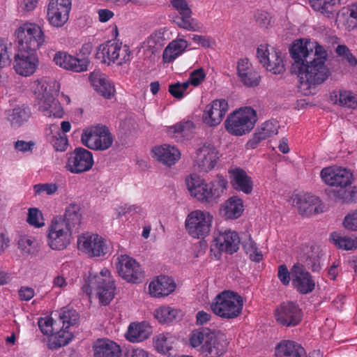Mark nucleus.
Returning a JSON list of instances; mask_svg holds the SVG:
<instances>
[{
  "instance_id": "obj_4",
  "label": "nucleus",
  "mask_w": 357,
  "mask_h": 357,
  "mask_svg": "<svg viewBox=\"0 0 357 357\" xmlns=\"http://www.w3.org/2000/svg\"><path fill=\"white\" fill-rule=\"evenodd\" d=\"M244 305L243 297L237 292L225 290L218 294L212 300L210 309L216 316L223 319H232L242 312Z\"/></svg>"
},
{
  "instance_id": "obj_21",
  "label": "nucleus",
  "mask_w": 357,
  "mask_h": 357,
  "mask_svg": "<svg viewBox=\"0 0 357 357\" xmlns=\"http://www.w3.org/2000/svg\"><path fill=\"white\" fill-rule=\"evenodd\" d=\"M218 149L211 143L203 144L197 151L195 165L203 172L212 170L220 158Z\"/></svg>"
},
{
  "instance_id": "obj_26",
  "label": "nucleus",
  "mask_w": 357,
  "mask_h": 357,
  "mask_svg": "<svg viewBox=\"0 0 357 357\" xmlns=\"http://www.w3.org/2000/svg\"><path fill=\"white\" fill-rule=\"evenodd\" d=\"M335 23L337 27L348 31L357 29V2L341 8L337 13Z\"/></svg>"
},
{
  "instance_id": "obj_59",
  "label": "nucleus",
  "mask_w": 357,
  "mask_h": 357,
  "mask_svg": "<svg viewBox=\"0 0 357 357\" xmlns=\"http://www.w3.org/2000/svg\"><path fill=\"white\" fill-rule=\"evenodd\" d=\"M188 83L185 82H176L175 84H171L169 86V92L172 95L174 98H182L186 94L188 93Z\"/></svg>"
},
{
  "instance_id": "obj_20",
  "label": "nucleus",
  "mask_w": 357,
  "mask_h": 357,
  "mask_svg": "<svg viewBox=\"0 0 357 357\" xmlns=\"http://www.w3.org/2000/svg\"><path fill=\"white\" fill-rule=\"evenodd\" d=\"M171 3L181 15L174 19L177 26L189 31H198L202 29L201 23L191 17L192 10L185 0H171Z\"/></svg>"
},
{
  "instance_id": "obj_35",
  "label": "nucleus",
  "mask_w": 357,
  "mask_h": 357,
  "mask_svg": "<svg viewBox=\"0 0 357 357\" xmlns=\"http://www.w3.org/2000/svg\"><path fill=\"white\" fill-rule=\"evenodd\" d=\"M275 357H307L305 349L298 343L288 340L280 341L275 348Z\"/></svg>"
},
{
  "instance_id": "obj_8",
  "label": "nucleus",
  "mask_w": 357,
  "mask_h": 357,
  "mask_svg": "<svg viewBox=\"0 0 357 357\" xmlns=\"http://www.w3.org/2000/svg\"><path fill=\"white\" fill-rule=\"evenodd\" d=\"M17 48L37 52L45 42V34L41 27L31 22H26L15 31Z\"/></svg>"
},
{
  "instance_id": "obj_33",
  "label": "nucleus",
  "mask_w": 357,
  "mask_h": 357,
  "mask_svg": "<svg viewBox=\"0 0 357 357\" xmlns=\"http://www.w3.org/2000/svg\"><path fill=\"white\" fill-rule=\"evenodd\" d=\"M153 157L167 166L174 165L181 158V153L174 146L162 144L152 149Z\"/></svg>"
},
{
  "instance_id": "obj_39",
  "label": "nucleus",
  "mask_w": 357,
  "mask_h": 357,
  "mask_svg": "<svg viewBox=\"0 0 357 357\" xmlns=\"http://www.w3.org/2000/svg\"><path fill=\"white\" fill-rule=\"evenodd\" d=\"M89 80L94 89L105 98H110L112 86L103 75L93 72L89 75Z\"/></svg>"
},
{
  "instance_id": "obj_53",
  "label": "nucleus",
  "mask_w": 357,
  "mask_h": 357,
  "mask_svg": "<svg viewBox=\"0 0 357 357\" xmlns=\"http://www.w3.org/2000/svg\"><path fill=\"white\" fill-rule=\"evenodd\" d=\"M50 129L51 131H55L58 135V137H52V139H51L53 146L56 151H64L68 146V139L66 136L61 135V132L57 125H50Z\"/></svg>"
},
{
  "instance_id": "obj_6",
  "label": "nucleus",
  "mask_w": 357,
  "mask_h": 357,
  "mask_svg": "<svg viewBox=\"0 0 357 357\" xmlns=\"http://www.w3.org/2000/svg\"><path fill=\"white\" fill-rule=\"evenodd\" d=\"M257 121L256 111L250 107H244L229 114L225 122L226 130L234 136L249 133Z\"/></svg>"
},
{
  "instance_id": "obj_37",
  "label": "nucleus",
  "mask_w": 357,
  "mask_h": 357,
  "mask_svg": "<svg viewBox=\"0 0 357 357\" xmlns=\"http://www.w3.org/2000/svg\"><path fill=\"white\" fill-rule=\"evenodd\" d=\"M188 45V42L182 38H177L173 40L168 44L162 52L163 63H169L173 62L183 54Z\"/></svg>"
},
{
  "instance_id": "obj_30",
  "label": "nucleus",
  "mask_w": 357,
  "mask_h": 357,
  "mask_svg": "<svg viewBox=\"0 0 357 357\" xmlns=\"http://www.w3.org/2000/svg\"><path fill=\"white\" fill-rule=\"evenodd\" d=\"M80 206L77 204H70L66 206L63 215L54 217L65 224L66 227L70 229L74 234L78 233L82 223V214Z\"/></svg>"
},
{
  "instance_id": "obj_38",
  "label": "nucleus",
  "mask_w": 357,
  "mask_h": 357,
  "mask_svg": "<svg viewBox=\"0 0 357 357\" xmlns=\"http://www.w3.org/2000/svg\"><path fill=\"white\" fill-rule=\"evenodd\" d=\"M330 98L333 104L349 108L357 107V94L348 90L336 89L331 93Z\"/></svg>"
},
{
  "instance_id": "obj_5",
  "label": "nucleus",
  "mask_w": 357,
  "mask_h": 357,
  "mask_svg": "<svg viewBox=\"0 0 357 357\" xmlns=\"http://www.w3.org/2000/svg\"><path fill=\"white\" fill-rule=\"evenodd\" d=\"M33 92L36 96V104L38 110L48 117L61 118L63 109L55 95L56 91L52 89L50 83L46 80H38L34 82Z\"/></svg>"
},
{
  "instance_id": "obj_45",
  "label": "nucleus",
  "mask_w": 357,
  "mask_h": 357,
  "mask_svg": "<svg viewBox=\"0 0 357 357\" xmlns=\"http://www.w3.org/2000/svg\"><path fill=\"white\" fill-rule=\"evenodd\" d=\"M330 241L338 248L344 250H351L357 248V238L344 236L338 232H333Z\"/></svg>"
},
{
  "instance_id": "obj_56",
  "label": "nucleus",
  "mask_w": 357,
  "mask_h": 357,
  "mask_svg": "<svg viewBox=\"0 0 357 357\" xmlns=\"http://www.w3.org/2000/svg\"><path fill=\"white\" fill-rule=\"evenodd\" d=\"M38 324L41 332L45 335H48L49 337H51L54 331L58 329L56 321L52 317L40 318Z\"/></svg>"
},
{
  "instance_id": "obj_42",
  "label": "nucleus",
  "mask_w": 357,
  "mask_h": 357,
  "mask_svg": "<svg viewBox=\"0 0 357 357\" xmlns=\"http://www.w3.org/2000/svg\"><path fill=\"white\" fill-rule=\"evenodd\" d=\"M194 128V123L191 121L179 122L174 126L169 127L167 133L171 137L178 139L183 137L188 138L191 136Z\"/></svg>"
},
{
  "instance_id": "obj_22",
  "label": "nucleus",
  "mask_w": 357,
  "mask_h": 357,
  "mask_svg": "<svg viewBox=\"0 0 357 357\" xmlns=\"http://www.w3.org/2000/svg\"><path fill=\"white\" fill-rule=\"evenodd\" d=\"M291 281L294 287L301 294L312 292L316 285L312 275L302 264H295L291 269Z\"/></svg>"
},
{
  "instance_id": "obj_43",
  "label": "nucleus",
  "mask_w": 357,
  "mask_h": 357,
  "mask_svg": "<svg viewBox=\"0 0 357 357\" xmlns=\"http://www.w3.org/2000/svg\"><path fill=\"white\" fill-rule=\"evenodd\" d=\"M73 335L68 329L61 328L54 331L48 340V347L51 349H56L68 344L72 340Z\"/></svg>"
},
{
  "instance_id": "obj_10",
  "label": "nucleus",
  "mask_w": 357,
  "mask_h": 357,
  "mask_svg": "<svg viewBox=\"0 0 357 357\" xmlns=\"http://www.w3.org/2000/svg\"><path fill=\"white\" fill-rule=\"evenodd\" d=\"M257 56L263 67L272 74L281 75L285 71L282 54L274 47L261 44L257 49Z\"/></svg>"
},
{
  "instance_id": "obj_19",
  "label": "nucleus",
  "mask_w": 357,
  "mask_h": 357,
  "mask_svg": "<svg viewBox=\"0 0 357 357\" xmlns=\"http://www.w3.org/2000/svg\"><path fill=\"white\" fill-rule=\"evenodd\" d=\"M229 110V105L225 99H216L206 105L203 114L202 121L209 127H215L222 121Z\"/></svg>"
},
{
  "instance_id": "obj_47",
  "label": "nucleus",
  "mask_w": 357,
  "mask_h": 357,
  "mask_svg": "<svg viewBox=\"0 0 357 357\" xmlns=\"http://www.w3.org/2000/svg\"><path fill=\"white\" fill-rule=\"evenodd\" d=\"M100 128H97V126L93 127L90 129L86 130L82 135L81 141L82 144L91 149L97 150L98 138L97 133H101L99 130Z\"/></svg>"
},
{
  "instance_id": "obj_31",
  "label": "nucleus",
  "mask_w": 357,
  "mask_h": 357,
  "mask_svg": "<svg viewBox=\"0 0 357 357\" xmlns=\"http://www.w3.org/2000/svg\"><path fill=\"white\" fill-rule=\"evenodd\" d=\"M227 343L220 333L214 331L205 346L202 347L204 357H220L227 351Z\"/></svg>"
},
{
  "instance_id": "obj_17",
  "label": "nucleus",
  "mask_w": 357,
  "mask_h": 357,
  "mask_svg": "<svg viewBox=\"0 0 357 357\" xmlns=\"http://www.w3.org/2000/svg\"><path fill=\"white\" fill-rule=\"evenodd\" d=\"M116 268L119 275L129 282L139 283L144 278V271L140 264L127 255L118 258Z\"/></svg>"
},
{
  "instance_id": "obj_28",
  "label": "nucleus",
  "mask_w": 357,
  "mask_h": 357,
  "mask_svg": "<svg viewBox=\"0 0 357 357\" xmlns=\"http://www.w3.org/2000/svg\"><path fill=\"white\" fill-rule=\"evenodd\" d=\"M294 203L302 215L310 216L321 212L320 199L317 196L310 194L296 195Z\"/></svg>"
},
{
  "instance_id": "obj_34",
  "label": "nucleus",
  "mask_w": 357,
  "mask_h": 357,
  "mask_svg": "<svg viewBox=\"0 0 357 357\" xmlns=\"http://www.w3.org/2000/svg\"><path fill=\"white\" fill-rule=\"evenodd\" d=\"M178 341L177 337L169 332H163L156 334L152 339L153 347L159 354L171 355V351L174 349Z\"/></svg>"
},
{
  "instance_id": "obj_24",
  "label": "nucleus",
  "mask_w": 357,
  "mask_h": 357,
  "mask_svg": "<svg viewBox=\"0 0 357 357\" xmlns=\"http://www.w3.org/2000/svg\"><path fill=\"white\" fill-rule=\"evenodd\" d=\"M53 61L59 67L75 73L86 71L89 64V61L86 58L79 59L62 51L54 54Z\"/></svg>"
},
{
  "instance_id": "obj_51",
  "label": "nucleus",
  "mask_w": 357,
  "mask_h": 357,
  "mask_svg": "<svg viewBox=\"0 0 357 357\" xmlns=\"http://www.w3.org/2000/svg\"><path fill=\"white\" fill-rule=\"evenodd\" d=\"M243 248L245 252L249 255V257L252 261L259 262L262 260L263 254L261 251L259 250L257 244L252 238H249L246 242L244 243Z\"/></svg>"
},
{
  "instance_id": "obj_7",
  "label": "nucleus",
  "mask_w": 357,
  "mask_h": 357,
  "mask_svg": "<svg viewBox=\"0 0 357 357\" xmlns=\"http://www.w3.org/2000/svg\"><path fill=\"white\" fill-rule=\"evenodd\" d=\"M213 222V216L209 211L195 209L186 215L185 229L192 238L204 239L210 234Z\"/></svg>"
},
{
  "instance_id": "obj_40",
  "label": "nucleus",
  "mask_w": 357,
  "mask_h": 357,
  "mask_svg": "<svg viewBox=\"0 0 357 357\" xmlns=\"http://www.w3.org/2000/svg\"><path fill=\"white\" fill-rule=\"evenodd\" d=\"M213 332V331L207 328L194 330L189 335V344L190 347L196 349L201 354L202 347L206 344Z\"/></svg>"
},
{
  "instance_id": "obj_55",
  "label": "nucleus",
  "mask_w": 357,
  "mask_h": 357,
  "mask_svg": "<svg viewBox=\"0 0 357 357\" xmlns=\"http://www.w3.org/2000/svg\"><path fill=\"white\" fill-rule=\"evenodd\" d=\"M78 320V314L73 309L63 310L59 315V321L63 324L62 327L68 329L70 326L75 325Z\"/></svg>"
},
{
  "instance_id": "obj_50",
  "label": "nucleus",
  "mask_w": 357,
  "mask_h": 357,
  "mask_svg": "<svg viewBox=\"0 0 357 357\" xmlns=\"http://www.w3.org/2000/svg\"><path fill=\"white\" fill-rule=\"evenodd\" d=\"M111 41L107 40L106 43L101 44L97 49L96 53V59L100 63L109 66L112 62V57L110 55V49L112 45Z\"/></svg>"
},
{
  "instance_id": "obj_32",
  "label": "nucleus",
  "mask_w": 357,
  "mask_h": 357,
  "mask_svg": "<svg viewBox=\"0 0 357 357\" xmlns=\"http://www.w3.org/2000/svg\"><path fill=\"white\" fill-rule=\"evenodd\" d=\"M244 209L243 200L238 196H232L220 205V214L226 220H236L242 215Z\"/></svg>"
},
{
  "instance_id": "obj_2",
  "label": "nucleus",
  "mask_w": 357,
  "mask_h": 357,
  "mask_svg": "<svg viewBox=\"0 0 357 357\" xmlns=\"http://www.w3.org/2000/svg\"><path fill=\"white\" fill-rule=\"evenodd\" d=\"M187 188L190 195L198 201L211 203L220 197L228 185L227 180L218 175L209 183L196 174H192L185 178Z\"/></svg>"
},
{
  "instance_id": "obj_61",
  "label": "nucleus",
  "mask_w": 357,
  "mask_h": 357,
  "mask_svg": "<svg viewBox=\"0 0 357 357\" xmlns=\"http://www.w3.org/2000/svg\"><path fill=\"white\" fill-rule=\"evenodd\" d=\"M30 117V111L26 108H17L13 110V121L17 126H21Z\"/></svg>"
},
{
  "instance_id": "obj_58",
  "label": "nucleus",
  "mask_w": 357,
  "mask_h": 357,
  "mask_svg": "<svg viewBox=\"0 0 357 357\" xmlns=\"http://www.w3.org/2000/svg\"><path fill=\"white\" fill-rule=\"evenodd\" d=\"M205 77L206 73L202 68H200L192 70L190 74L188 79L185 82L188 83V87L190 85L196 87L204 80Z\"/></svg>"
},
{
  "instance_id": "obj_62",
  "label": "nucleus",
  "mask_w": 357,
  "mask_h": 357,
  "mask_svg": "<svg viewBox=\"0 0 357 357\" xmlns=\"http://www.w3.org/2000/svg\"><path fill=\"white\" fill-rule=\"evenodd\" d=\"M57 189L58 187L54 183L36 184L33 186V190L36 195H40L43 193L50 195L54 194Z\"/></svg>"
},
{
  "instance_id": "obj_9",
  "label": "nucleus",
  "mask_w": 357,
  "mask_h": 357,
  "mask_svg": "<svg viewBox=\"0 0 357 357\" xmlns=\"http://www.w3.org/2000/svg\"><path fill=\"white\" fill-rule=\"evenodd\" d=\"M73 234L65 224L53 218L46 231L47 244L53 250H63L70 244Z\"/></svg>"
},
{
  "instance_id": "obj_13",
  "label": "nucleus",
  "mask_w": 357,
  "mask_h": 357,
  "mask_svg": "<svg viewBox=\"0 0 357 357\" xmlns=\"http://www.w3.org/2000/svg\"><path fill=\"white\" fill-rule=\"evenodd\" d=\"M320 176L325 184L341 190L350 185L353 181V174L349 169L335 165L323 168Z\"/></svg>"
},
{
  "instance_id": "obj_54",
  "label": "nucleus",
  "mask_w": 357,
  "mask_h": 357,
  "mask_svg": "<svg viewBox=\"0 0 357 357\" xmlns=\"http://www.w3.org/2000/svg\"><path fill=\"white\" fill-rule=\"evenodd\" d=\"M27 222L36 227L40 228L45 225L43 213L37 208H30L28 211Z\"/></svg>"
},
{
  "instance_id": "obj_23",
  "label": "nucleus",
  "mask_w": 357,
  "mask_h": 357,
  "mask_svg": "<svg viewBox=\"0 0 357 357\" xmlns=\"http://www.w3.org/2000/svg\"><path fill=\"white\" fill-rule=\"evenodd\" d=\"M176 288L174 280L167 275L153 278L148 287V293L152 298H161L172 294Z\"/></svg>"
},
{
  "instance_id": "obj_52",
  "label": "nucleus",
  "mask_w": 357,
  "mask_h": 357,
  "mask_svg": "<svg viewBox=\"0 0 357 357\" xmlns=\"http://www.w3.org/2000/svg\"><path fill=\"white\" fill-rule=\"evenodd\" d=\"M97 128H100L101 133H97L98 148L97 150H105L112 145V137L109 135V131L106 126H98Z\"/></svg>"
},
{
  "instance_id": "obj_29",
  "label": "nucleus",
  "mask_w": 357,
  "mask_h": 357,
  "mask_svg": "<svg viewBox=\"0 0 357 357\" xmlns=\"http://www.w3.org/2000/svg\"><path fill=\"white\" fill-rule=\"evenodd\" d=\"M237 75L244 85L255 86L259 83L260 75L248 59H240L236 66Z\"/></svg>"
},
{
  "instance_id": "obj_48",
  "label": "nucleus",
  "mask_w": 357,
  "mask_h": 357,
  "mask_svg": "<svg viewBox=\"0 0 357 357\" xmlns=\"http://www.w3.org/2000/svg\"><path fill=\"white\" fill-rule=\"evenodd\" d=\"M18 247L23 255H33L36 252L37 243L33 237L23 236L18 241Z\"/></svg>"
},
{
  "instance_id": "obj_60",
  "label": "nucleus",
  "mask_w": 357,
  "mask_h": 357,
  "mask_svg": "<svg viewBox=\"0 0 357 357\" xmlns=\"http://www.w3.org/2000/svg\"><path fill=\"white\" fill-rule=\"evenodd\" d=\"M158 45L153 40L146 38L141 45L139 52H142L144 59L151 58L158 50Z\"/></svg>"
},
{
  "instance_id": "obj_15",
  "label": "nucleus",
  "mask_w": 357,
  "mask_h": 357,
  "mask_svg": "<svg viewBox=\"0 0 357 357\" xmlns=\"http://www.w3.org/2000/svg\"><path fill=\"white\" fill-rule=\"evenodd\" d=\"M240 243L238 234L234 230L226 229L216 234L212 246L220 252L232 255L238 250Z\"/></svg>"
},
{
  "instance_id": "obj_46",
  "label": "nucleus",
  "mask_w": 357,
  "mask_h": 357,
  "mask_svg": "<svg viewBox=\"0 0 357 357\" xmlns=\"http://www.w3.org/2000/svg\"><path fill=\"white\" fill-rule=\"evenodd\" d=\"M114 49L113 63L116 61L117 64L121 65L130 60V51L128 45L116 42Z\"/></svg>"
},
{
  "instance_id": "obj_3",
  "label": "nucleus",
  "mask_w": 357,
  "mask_h": 357,
  "mask_svg": "<svg viewBox=\"0 0 357 357\" xmlns=\"http://www.w3.org/2000/svg\"><path fill=\"white\" fill-rule=\"evenodd\" d=\"M84 293L91 299L94 294L102 305H109L112 301V275L107 268L100 273L89 272L82 288Z\"/></svg>"
},
{
  "instance_id": "obj_27",
  "label": "nucleus",
  "mask_w": 357,
  "mask_h": 357,
  "mask_svg": "<svg viewBox=\"0 0 357 357\" xmlns=\"http://www.w3.org/2000/svg\"><path fill=\"white\" fill-rule=\"evenodd\" d=\"M152 333L153 328L149 321H133L129 324L125 337L131 343H140L149 339Z\"/></svg>"
},
{
  "instance_id": "obj_36",
  "label": "nucleus",
  "mask_w": 357,
  "mask_h": 357,
  "mask_svg": "<svg viewBox=\"0 0 357 357\" xmlns=\"http://www.w3.org/2000/svg\"><path fill=\"white\" fill-rule=\"evenodd\" d=\"M153 315L160 324H169L180 320L182 312L179 309L169 305H162L154 310Z\"/></svg>"
},
{
  "instance_id": "obj_63",
  "label": "nucleus",
  "mask_w": 357,
  "mask_h": 357,
  "mask_svg": "<svg viewBox=\"0 0 357 357\" xmlns=\"http://www.w3.org/2000/svg\"><path fill=\"white\" fill-rule=\"evenodd\" d=\"M343 225L347 229L357 231V210L347 213L344 217Z\"/></svg>"
},
{
  "instance_id": "obj_25",
  "label": "nucleus",
  "mask_w": 357,
  "mask_h": 357,
  "mask_svg": "<svg viewBox=\"0 0 357 357\" xmlns=\"http://www.w3.org/2000/svg\"><path fill=\"white\" fill-rule=\"evenodd\" d=\"M230 184L237 191L249 195L252 192L254 182L252 178L242 168L231 167L229 170Z\"/></svg>"
},
{
  "instance_id": "obj_44",
  "label": "nucleus",
  "mask_w": 357,
  "mask_h": 357,
  "mask_svg": "<svg viewBox=\"0 0 357 357\" xmlns=\"http://www.w3.org/2000/svg\"><path fill=\"white\" fill-rule=\"evenodd\" d=\"M341 0H309L312 8L321 14L331 17L333 15L335 8L340 4Z\"/></svg>"
},
{
  "instance_id": "obj_14",
  "label": "nucleus",
  "mask_w": 357,
  "mask_h": 357,
  "mask_svg": "<svg viewBox=\"0 0 357 357\" xmlns=\"http://www.w3.org/2000/svg\"><path fill=\"white\" fill-rule=\"evenodd\" d=\"M71 0H50L47 8V19L54 27H61L68 20Z\"/></svg>"
},
{
  "instance_id": "obj_41",
  "label": "nucleus",
  "mask_w": 357,
  "mask_h": 357,
  "mask_svg": "<svg viewBox=\"0 0 357 357\" xmlns=\"http://www.w3.org/2000/svg\"><path fill=\"white\" fill-rule=\"evenodd\" d=\"M279 128V123L276 120H270L264 122L255 133L253 141L257 144L261 140L277 135Z\"/></svg>"
},
{
  "instance_id": "obj_11",
  "label": "nucleus",
  "mask_w": 357,
  "mask_h": 357,
  "mask_svg": "<svg viewBox=\"0 0 357 357\" xmlns=\"http://www.w3.org/2000/svg\"><path fill=\"white\" fill-rule=\"evenodd\" d=\"M93 163V157L91 151L82 147H77L67 154L65 168L72 174H79L89 171Z\"/></svg>"
},
{
  "instance_id": "obj_12",
  "label": "nucleus",
  "mask_w": 357,
  "mask_h": 357,
  "mask_svg": "<svg viewBox=\"0 0 357 357\" xmlns=\"http://www.w3.org/2000/svg\"><path fill=\"white\" fill-rule=\"evenodd\" d=\"M77 248L89 257L104 256L107 252L105 238L90 232L83 233L78 236Z\"/></svg>"
},
{
  "instance_id": "obj_1",
  "label": "nucleus",
  "mask_w": 357,
  "mask_h": 357,
  "mask_svg": "<svg viewBox=\"0 0 357 357\" xmlns=\"http://www.w3.org/2000/svg\"><path fill=\"white\" fill-rule=\"evenodd\" d=\"M293 59L292 71L299 80V90L305 96L315 94L331 72L326 62L328 53L317 41L302 38L295 40L289 49Z\"/></svg>"
},
{
  "instance_id": "obj_18",
  "label": "nucleus",
  "mask_w": 357,
  "mask_h": 357,
  "mask_svg": "<svg viewBox=\"0 0 357 357\" xmlns=\"http://www.w3.org/2000/svg\"><path fill=\"white\" fill-rule=\"evenodd\" d=\"M38 63L37 52L17 48L14 57V69L17 74L24 77L33 75Z\"/></svg>"
},
{
  "instance_id": "obj_64",
  "label": "nucleus",
  "mask_w": 357,
  "mask_h": 357,
  "mask_svg": "<svg viewBox=\"0 0 357 357\" xmlns=\"http://www.w3.org/2000/svg\"><path fill=\"white\" fill-rule=\"evenodd\" d=\"M192 40L205 48L213 47L215 44V40L208 36L192 35Z\"/></svg>"
},
{
  "instance_id": "obj_57",
  "label": "nucleus",
  "mask_w": 357,
  "mask_h": 357,
  "mask_svg": "<svg viewBox=\"0 0 357 357\" xmlns=\"http://www.w3.org/2000/svg\"><path fill=\"white\" fill-rule=\"evenodd\" d=\"M118 217L134 216L140 214L142 211V208L137 204H124L116 208Z\"/></svg>"
},
{
  "instance_id": "obj_49",
  "label": "nucleus",
  "mask_w": 357,
  "mask_h": 357,
  "mask_svg": "<svg viewBox=\"0 0 357 357\" xmlns=\"http://www.w3.org/2000/svg\"><path fill=\"white\" fill-rule=\"evenodd\" d=\"M94 357H112V347L107 339L98 340L93 346Z\"/></svg>"
},
{
  "instance_id": "obj_16",
  "label": "nucleus",
  "mask_w": 357,
  "mask_h": 357,
  "mask_svg": "<svg viewBox=\"0 0 357 357\" xmlns=\"http://www.w3.org/2000/svg\"><path fill=\"white\" fill-rule=\"evenodd\" d=\"M275 317L278 323L287 326L292 327L300 324L303 317V312L299 306L294 302H284L275 310Z\"/></svg>"
}]
</instances>
